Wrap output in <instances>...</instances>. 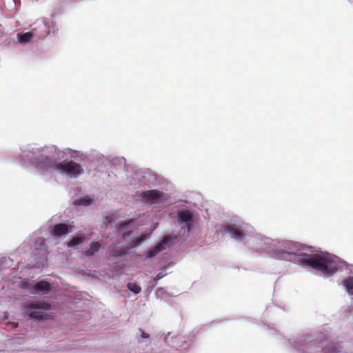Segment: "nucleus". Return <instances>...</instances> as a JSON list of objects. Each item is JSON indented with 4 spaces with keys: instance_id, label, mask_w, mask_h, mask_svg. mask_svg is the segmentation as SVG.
Returning a JSON list of instances; mask_svg holds the SVG:
<instances>
[{
    "instance_id": "1",
    "label": "nucleus",
    "mask_w": 353,
    "mask_h": 353,
    "mask_svg": "<svg viewBox=\"0 0 353 353\" xmlns=\"http://www.w3.org/2000/svg\"><path fill=\"white\" fill-rule=\"evenodd\" d=\"M277 257L279 259L289 261L302 266L311 267L327 276L332 275L339 268V262L327 253L307 254L303 252L281 251Z\"/></svg>"
},
{
    "instance_id": "2",
    "label": "nucleus",
    "mask_w": 353,
    "mask_h": 353,
    "mask_svg": "<svg viewBox=\"0 0 353 353\" xmlns=\"http://www.w3.org/2000/svg\"><path fill=\"white\" fill-rule=\"evenodd\" d=\"M50 308V305L44 301L43 302H33L29 304L27 307L26 314L31 319L36 320H42L46 318V314L41 311V309L48 310Z\"/></svg>"
},
{
    "instance_id": "3",
    "label": "nucleus",
    "mask_w": 353,
    "mask_h": 353,
    "mask_svg": "<svg viewBox=\"0 0 353 353\" xmlns=\"http://www.w3.org/2000/svg\"><path fill=\"white\" fill-rule=\"evenodd\" d=\"M56 170H60L72 177H78L83 174V169L81 165L73 161H64L56 166Z\"/></svg>"
},
{
    "instance_id": "4",
    "label": "nucleus",
    "mask_w": 353,
    "mask_h": 353,
    "mask_svg": "<svg viewBox=\"0 0 353 353\" xmlns=\"http://www.w3.org/2000/svg\"><path fill=\"white\" fill-rule=\"evenodd\" d=\"M59 163L54 159H52L43 154L39 155L36 162V167L39 169L48 170L53 168L56 170V166Z\"/></svg>"
},
{
    "instance_id": "5",
    "label": "nucleus",
    "mask_w": 353,
    "mask_h": 353,
    "mask_svg": "<svg viewBox=\"0 0 353 353\" xmlns=\"http://www.w3.org/2000/svg\"><path fill=\"white\" fill-rule=\"evenodd\" d=\"M163 193L157 190H147L141 193V196L145 202L152 203L159 199Z\"/></svg>"
},
{
    "instance_id": "6",
    "label": "nucleus",
    "mask_w": 353,
    "mask_h": 353,
    "mask_svg": "<svg viewBox=\"0 0 353 353\" xmlns=\"http://www.w3.org/2000/svg\"><path fill=\"white\" fill-rule=\"evenodd\" d=\"M225 231L230 234L231 237L236 240H241L244 237V233L241 229L236 225H228L225 228Z\"/></svg>"
},
{
    "instance_id": "7",
    "label": "nucleus",
    "mask_w": 353,
    "mask_h": 353,
    "mask_svg": "<svg viewBox=\"0 0 353 353\" xmlns=\"http://www.w3.org/2000/svg\"><path fill=\"white\" fill-rule=\"evenodd\" d=\"M72 232V226H68L65 223H59L54 225L52 234L55 236H61Z\"/></svg>"
},
{
    "instance_id": "8",
    "label": "nucleus",
    "mask_w": 353,
    "mask_h": 353,
    "mask_svg": "<svg viewBox=\"0 0 353 353\" xmlns=\"http://www.w3.org/2000/svg\"><path fill=\"white\" fill-rule=\"evenodd\" d=\"M179 221L181 223H186L188 231L190 230L192 227V215L188 210H182L179 213Z\"/></svg>"
},
{
    "instance_id": "9",
    "label": "nucleus",
    "mask_w": 353,
    "mask_h": 353,
    "mask_svg": "<svg viewBox=\"0 0 353 353\" xmlns=\"http://www.w3.org/2000/svg\"><path fill=\"white\" fill-rule=\"evenodd\" d=\"M101 248V243L100 242H91L89 248L83 252V254L88 257L92 256L100 250Z\"/></svg>"
},
{
    "instance_id": "10",
    "label": "nucleus",
    "mask_w": 353,
    "mask_h": 353,
    "mask_svg": "<svg viewBox=\"0 0 353 353\" xmlns=\"http://www.w3.org/2000/svg\"><path fill=\"white\" fill-rule=\"evenodd\" d=\"M167 243L168 241L166 239H165L161 243H159L154 248L149 250L148 253V257H153L156 256L159 252H160L165 248V245Z\"/></svg>"
},
{
    "instance_id": "11",
    "label": "nucleus",
    "mask_w": 353,
    "mask_h": 353,
    "mask_svg": "<svg viewBox=\"0 0 353 353\" xmlns=\"http://www.w3.org/2000/svg\"><path fill=\"white\" fill-rule=\"evenodd\" d=\"M341 351V347L334 343H329L323 349V353H339Z\"/></svg>"
},
{
    "instance_id": "12",
    "label": "nucleus",
    "mask_w": 353,
    "mask_h": 353,
    "mask_svg": "<svg viewBox=\"0 0 353 353\" xmlns=\"http://www.w3.org/2000/svg\"><path fill=\"white\" fill-rule=\"evenodd\" d=\"M34 288L39 292H47L50 290V285L48 281H41L34 285Z\"/></svg>"
},
{
    "instance_id": "13",
    "label": "nucleus",
    "mask_w": 353,
    "mask_h": 353,
    "mask_svg": "<svg viewBox=\"0 0 353 353\" xmlns=\"http://www.w3.org/2000/svg\"><path fill=\"white\" fill-rule=\"evenodd\" d=\"M33 36L34 34L31 32H28L26 33H19L17 34L19 41L21 43H26L29 42L32 39Z\"/></svg>"
},
{
    "instance_id": "14",
    "label": "nucleus",
    "mask_w": 353,
    "mask_h": 353,
    "mask_svg": "<svg viewBox=\"0 0 353 353\" xmlns=\"http://www.w3.org/2000/svg\"><path fill=\"white\" fill-rule=\"evenodd\" d=\"M343 284L347 290V292L353 295V277L349 276L347 279H344L343 281Z\"/></svg>"
},
{
    "instance_id": "15",
    "label": "nucleus",
    "mask_w": 353,
    "mask_h": 353,
    "mask_svg": "<svg viewBox=\"0 0 353 353\" xmlns=\"http://www.w3.org/2000/svg\"><path fill=\"white\" fill-rule=\"evenodd\" d=\"M84 237L75 236L73 237L69 242L67 243V245L68 247H74L81 243L82 242L84 241Z\"/></svg>"
},
{
    "instance_id": "16",
    "label": "nucleus",
    "mask_w": 353,
    "mask_h": 353,
    "mask_svg": "<svg viewBox=\"0 0 353 353\" xmlns=\"http://www.w3.org/2000/svg\"><path fill=\"white\" fill-rule=\"evenodd\" d=\"M128 288L129 290H130L131 292H134L136 294L140 293L141 291V287L134 283H129L128 284Z\"/></svg>"
},
{
    "instance_id": "17",
    "label": "nucleus",
    "mask_w": 353,
    "mask_h": 353,
    "mask_svg": "<svg viewBox=\"0 0 353 353\" xmlns=\"http://www.w3.org/2000/svg\"><path fill=\"white\" fill-rule=\"evenodd\" d=\"M132 220H128L127 221H122L118 223L119 230L120 232H122L123 230L126 228L130 223H132Z\"/></svg>"
},
{
    "instance_id": "18",
    "label": "nucleus",
    "mask_w": 353,
    "mask_h": 353,
    "mask_svg": "<svg viewBox=\"0 0 353 353\" xmlns=\"http://www.w3.org/2000/svg\"><path fill=\"white\" fill-rule=\"evenodd\" d=\"M90 203V200H89V199H79L78 201V204H80V205H88Z\"/></svg>"
},
{
    "instance_id": "19",
    "label": "nucleus",
    "mask_w": 353,
    "mask_h": 353,
    "mask_svg": "<svg viewBox=\"0 0 353 353\" xmlns=\"http://www.w3.org/2000/svg\"><path fill=\"white\" fill-rule=\"evenodd\" d=\"M139 332H141V337L143 339H149L150 334L145 333L141 328L139 329Z\"/></svg>"
},
{
    "instance_id": "20",
    "label": "nucleus",
    "mask_w": 353,
    "mask_h": 353,
    "mask_svg": "<svg viewBox=\"0 0 353 353\" xmlns=\"http://www.w3.org/2000/svg\"><path fill=\"white\" fill-rule=\"evenodd\" d=\"M166 275V273L159 272L157 275L154 278V281H158L163 278Z\"/></svg>"
},
{
    "instance_id": "21",
    "label": "nucleus",
    "mask_w": 353,
    "mask_h": 353,
    "mask_svg": "<svg viewBox=\"0 0 353 353\" xmlns=\"http://www.w3.org/2000/svg\"><path fill=\"white\" fill-rule=\"evenodd\" d=\"M135 240H136V242L134 243V246L138 245L143 241L142 239H136Z\"/></svg>"
},
{
    "instance_id": "22",
    "label": "nucleus",
    "mask_w": 353,
    "mask_h": 353,
    "mask_svg": "<svg viewBox=\"0 0 353 353\" xmlns=\"http://www.w3.org/2000/svg\"><path fill=\"white\" fill-rule=\"evenodd\" d=\"M123 253H122V252H119V253H112V254H110V255H111L112 256H121V255H123Z\"/></svg>"
},
{
    "instance_id": "23",
    "label": "nucleus",
    "mask_w": 353,
    "mask_h": 353,
    "mask_svg": "<svg viewBox=\"0 0 353 353\" xmlns=\"http://www.w3.org/2000/svg\"><path fill=\"white\" fill-rule=\"evenodd\" d=\"M130 233H131V232H130H130H124L123 233V238H125V236H130Z\"/></svg>"
}]
</instances>
